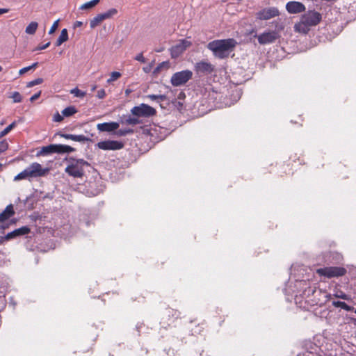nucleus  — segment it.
Segmentation results:
<instances>
[{"label":"nucleus","instance_id":"ea45409f","mask_svg":"<svg viewBox=\"0 0 356 356\" xmlns=\"http://www.w3.org/2000/svg\"><path fill=\"white\" fill-rule=\"evenodd\" d=\"M58 26V20H56L52 24V26L49 31V34H52L53 33H54V31L57 29Z\"/></svg>","mask_w":356,"mask_h":356},{"label":"nucleus","instance_id":"f257e3e1","mask_svg":"<svg viewBox=\"0 0 356 356\" xmlns=\"http://www.w3.org/2000/svg\"><path fill=\"white\" fill-rule=\"evenodd\" d=\"M237 42L233 38L215 40L208 43L207 47L213 52L215 57L225 59L229 57Z\"/></svg>","mask_w":356,"mask_h":356},{"label":"nucleus","instance_id":"6e6d98bb","mask_svg":"<svg viewBox=\"0 0 356 356\" xmlns=\"http://www.w3.org/2000/svg\"><path fill=\"white\" fill-rule=\"evenodd\" d=\"M355 314H356V309L355 310Z\"/></svg>","mask_w":356,"mask_h":356},{"label":"nucleus","instance_id":"c85d7f7f","mask_svg":"<svg viewBox=\"0 0 356 356\" xmlns=\"http://www.w3.org/2000/svg\"><path fill=\"white\" fill-rule=\"evenodd\" d=\"M17 124L16 121L12 122L10 125L6 127L3 131L0 132V138L7 135Z\"/></svg>","mask_w":356,"mask_h":356},{"label":"nucleus","instance_id":"f8f14e48","mask_svg":"<svg viewBox=\"0 0 356 356\" xmlns=\"http://www.w3.org/2000/svg\"><path fill=\"white\" fill-rule=\"evenodd\" d=\"M286 10L290 14H298L305 10V6L301 2L291 1L286 4Z\"/></svg>","mask_w":356,"mask_h":356},{"label":"nucleus","instance_id":"9b49d317","mask_svg":"<svg viewBox=\"0 0 356 356\" xmlns=\"http://www.w3.org/2000/svg\"><path fill=\"white\" fill-rule=\"evenodd\" d=\"M279 38L276 31L265 32L258 36V42L261 44L274 42Z\"/></svg>","mask_w":356,"mask_h":356},{"label":"nucleus","instance_id":"de8ad7c7","mask_svg":"<svg viewBox=\"0 0 356 356\" xmlns=\"http://www.w3.org/2000/svg\"><path fill=\"white\" fill-rule=\"evenodd\" d=\"M82 25V22H80V21H76L74 24V27L76 28V27H79Z\"/></svg>","mask_w":356,"mask_h":356},{"label":"nucleus","instance_id":"dca6fc26","mask_svg":"<svg viewBox=\"0 0 356 356\" xmlns=\"http://www.w3.org/2000/svg\"><path fill=\"white\" fill-rule=\"evenodd\" d=\"M60 136L67 140H72L76 142L85 143L91 140L83 135H74L69 134H60Z\"/></svg>","mask_w":356,"mask_h":356},{"label":"nucleus","instance_id":"a211bd4d","mask_svg":"<svg viewBox=\"0 0 356 356\" xmlns=\"http://www.w3.org/2000/svg\"><path fill=\"white\" fill-rule=\"evenodd\" d=\"M310 26L307 24L304 20L300 18V21L294 25V31L298 33L307 34L310 30Z\"/></svg>","mask_w":356,"mask_h":356},{"label":"nucleus","instance_id":"aec40b11","mask_svg":"<svg viewBox=\"0 0 356 356\" xmlns=\"http://www.w3.org/2000/svg\"><path fill=\"white\" fill-rule=\"evenodd\" d=\"M121 122L123 124H129L134 126L141 123V121L138 117L134 115L133 117L128 116L125 118L124 119L122 120Z\"/></svg>","mask_w":356,"mask_h":356},{"label":"nucleus","instance_id":"e433bc0d","mask_svg":"<svg viewBox=\"0 0 356 356\" xmlns=\"http://www.w3.org/2000/svg\"><path fill=\"white\" fill-rule=\"evenodd\" d=\"M8 148V143L6 140L0 141V154L5 151H6Z\"/></svg>","mask_w":356,"mask_h":356},{"label":"nucleus","instance_id":"b1692460","mask_svg":"<svg viewBox=\"0 0 356 356\" xmlns=\"http://www.w3.org/2000/svg\"><path fill=\"white\" fill-rule=\"evenodd\" d=\"M61 113L64 117H70L76 113L77 110L74 106H70L64 108Z\"/></svg>","mask_w":356,"mask_h":356},{"label":"nucleus","instance_id":"39448f33","mask_svg":"<svg viewBox=\"0 0 356 356\" xmlns=\"http://www.w3.org/2000/svg\"><path fill=\"white\" fill-rule=\"evenodd\" d=\"M133 115L139 118H149L156 113V109L146 104H140L139 106L131 108Z\"/></svg>","mask_w":356,"mask_h":356},{"label":"nucleus","instance_id":"f03ea898","mask_svg":"<svg viewBox=\"0 0 356 356\" xmlns=\"http://www.w3.org/2000/svg\"><path fill=\"white\" fill-rule=\"evenodd\" d=\"M49 172V169L42 168V165L34 162L14 177V181H17L22 179L31 181L33 179L44 177Z\"/></svg>","mask_w":356,"mask_h":356},{"label":"nucleus","instance_id":"7ed1b4c3","mask_svg":"<svg viewBox=\"0 0 356 356\" xmlns=\"http://www.w3.org/2000/svg\"><path fill=\"white\" fill-rule=\"evenodd\" d=\"M69 164L65 168V172L73 177L80 178L84 175V166H89L88 161L83 159H75L74 158L69 159Z\"/></svg>","mask_w":356,"mask_h":356},{"label":"nucleus","instance_id":"37998d69","mask_svg":"<svg viewBox=\"0 0 356 356\" xmlns=\"http://www.w3.org/2000/svg\"><path fill=\"white\" fill-rule=\"evenodd\" d=\"M105 96H106V92L104 89H101L97 91V97L99 99H103L105 97Z\"/></svg>","mask_w":356,"mask_h":356},{"label":"nucleus","instance_id":"4c0bfd02","mask_svg":"<svg viewBox=\"0 0 356 356\" xmlns=\"http://www.w3.org/2000/svg\"><path fill=\"white\" fill-rule=\"evenodd\" d=\"M134 59H135L136 60L139 61V62L143 63H146V59H145V58L143 56V53H140V54H137V55L135 56Z\"/></svg>","mask_w":356,"mask_h":356},{"label":"nucleus","instance_id":"0eeeda50","mask_svg":"<svg viewBox=\"0 0 356 356\" xmlns=\"http://www.w3.org/2000/svg\"><path fill=\"white\" fill-rule=\"evenodd\" d=\"M301 19L310 26H314L320 23L322 15L314 10H309L301 16Z\"/></svg>","mask_w":356,"mask_h":356},{"label":"nucleus","instance_id":"393cba45","mask_svg":"<svg viewBox=\"0 0 356 356\" xmlns=\"http://www.w3.org/2000/svg\"><path fill=\"white\" fill-rule=\"evenodd\" d=\"M99 1H100V0H92L90 1L86 2L83 4H82L80 6L79 9L80 10L91 9L92 8L95 7Z\"/></svg>","mask_w":356,"mask_h":356},{"label":"nucleus","instance_id":"bb28decb","mask_svg":"<svg viewBox=\"0 0 356 356\" xmlns=\"http://www.w3.org/2000/svg\"><path fill=\"white\" fill-rule=\"evenodd\" d=\"M147 97L152 101H156L157 102H161L167 99L165 95H148Z\"/></svg>","mask_w":356,"mask_h":356},{"label":"nucleus","instance_id":"9d476101","mask_svg":"<svg viewBox=\"0 0 356 356\" xmlns=\"http://www.w3.org/2000/svg\"><path fill=\"white\" fill-rule=\"evenodd\" d=\"M97 146L103 150H118L122 149L124 144L116 140H104L99 142Z\"/></svg>","mask_w":356,"mask_h":356},{"label":"nucleus","instance_id":"c9c22d12","mask_svg":"<svg viewBox=\"0 0 356 356\" xmlns=\"http://www.w3.org/2000/svg\"><path fill=\"white\" fill-rule=\"evenodd\" d=\"M42 82H43V79L42 78H38V79H36L35 80H33V81H29V83H27L26 86L28 88H31V87H33L34 86L40 84Z\"/></svg>","mask_w":356,"mask_h":356},{"label":"nucleus","instance_id":"864d4df0","mask_svg":"<svg viewBox=\"0 0 356 356\" xmlns=\"http://www.w3.org/2000/svg\"><path fill=\"white\" fill-rule=\"evenodd\" d=\"M96 88V86H93L92 88V90H95Z\"/></svg>","mask_w":356,"mask_h":356},{"label":"nucleus","instance_id":"423d86ee","mask_svg":"<svg viewBox=\"0 0 356 356\" xmlns=\"http://www.w3.org/2000/svg\"><path fill=\"white\" fill-rule=\"evenodd\" d=\"M193 76V72L189 70L177 72L172 74L170 83L173 86H180L186 83Z\"/></svg>","mask_w":356,"mask_h":356},{"label":"nucleus","instance_id":"79ce46f5","mask_svg":"<svg viewBox=\"0 0 356 356\" xmlns=\"http://www.w3.org/2000/svg\"><path fill=\"white\" fill-rule=\"evenodd\" d=\"M164 66H168V63L166 62H163L161 63H160L155 69H154V73L156 74V73H158L163 67Z\"/></svg>","mask_w":356,"mask_h":356},{"label":"nucleus","instance_id":"a18cd8bd","mask_svg":"<svg viewBox=\"0 0 356 356\" xmlns=\"http://www.w3.org/2000/svg\"><path fill=\"white\" fill-rule=\"evenodd\" d=\"M336 297L339 298L343 299V300H347L348 299L347 295L343 293H341L340 295L337 294Z\"/></svg>","mask_w":356,"mask_h":356},{"label":"nucleus","instance_id":"c03bdc74","mask_svg":"<svg viewBox=\"0 0 356 356\" xmlns=\"http://www.w3.org/2000/svg\"><path fill=\"white\" fill-rule=\"evenodd\" d=\"M41 95V91L38 92L37 93L34 94L30 98L31 102H34L35 100L38 99Z\"/></svg>","mask_w":356,"mask_h":356},{"label":"nucleus","instance_id":"c756f323","mask_svg":"<svg viewBox=\"0 0 356 356\" xmlns=\"http://www.w3.org/2000/svg\"><path fill=\"white\" fill-rule=\"evenodd\" d=\"M333 305L337 307H341L346 311H350L352 309V307L348 305L345 302L334 301L333 302Z\"/></svg>","mask_w":356,"mask_h":356},{"label":"nucleus","instance_id":"2eb2a0df","mask_svg":"<svg viewBox=\"0 0 356 356\" xmlns=\"http://www.w3.org/2000/svg\"><path fill=\"white\" fill-rule=\"evenodd\" d=\"M119 123L115 122H104L97 124V127L99 131L111 132L119 128Z\"/></svg>","mask_w":356,"mask_h":356},{"label":"nucleus","instance_id":"ddd939ff","mask_svg":"<svg viewBox=\"0 0 356 356\" xmlns=\"http://www.w3.org/2000/svg\"><path fill=\"white\" fill-rule=\"evenodd\" d=\"M195 70L197 73L210 74L214 70V67L207 61H200L195 65Z\"/></svg>","mask_w":356,"mask_h":356},{"label":"nucleus","instance_id":"cd10ccee","mask_svg":"<svg viewBox=\"0 0 356 356\" xmlns=\"http://www.w3.org/2000/svg\"><path fill=\"white\" fill-rule=\"evenodd\" d=\"M102 19L99 14L97 15L92 19L90 22V26L91 29H94L97 26L102 22Z\"/></svg>","mask_w":356,"mask_h":356},{"label":"nucleus","instance_id":"a19ab883","mask_svg":"<svg viewBox=\"0 0 356 356\" xmlns=\"http://www.w3.org/2000/svg\"><path fill=\"white\" fill-rule=\"evenodd\" d=\"M63 117H64L63 115H60V113L58 112H57L54 115V122H61L63 120Z\"/></svg>","mask_w":356,"mask_h":356},{"label":"nucleus","instance_id":"09e8293b","mask_svg":"<svg viewBox=\"0 0 356 356\" xmlns=\"http://www.w3.org/2000/svg\"><path fill=\"white\" fill-rule=\"evenodd\" d=\"M6 240L5 236H0V244H2Z\"/></svg>","mask_w":356,"mask_h":356},{"label":"nucleus","instance_id":"8fccbe9b","mask_svg":"<svg viewBox=\"0 0 356 356\" xmlns=\"http://www.w3.org/2000/svg\"><path fill=\"white\" fill-rule=\"evenodd\" d=\"M156 52H161L163 51V49L159 48V49L155 50Z\"/></svg>","mask_w":356,"mask_h":356},{"label":"nucleus","instance_id":"5701e85b","mask_svg":"<svg viewBox=\"0 0 356 356\" xmlns=\"http://www.w3.org/2000/svg\"><path fill=\"white\" fill-rule=\"evenodd\" d=\"M118 13V10L116 8H111L108 10H107L105 13H100V16L102 19V20H105L107 19H110L113 17L114 15H115Z\"/></svg>","mask_w":356,"mask_h":356},{"label":"nucleus","instance_id":"6e6552de","mask_svg":"<svg viewBox=\"0 0 356 356\" xmlns=\"http://www.w3.org/2000/svg\"><path fill=\"white\" fill-rule=\"evenodd\" d=\"M192 45V42L187 40H181L175 45L170 49V55L172 58L179 57L188 47Z\"/></svg>","mask_w":356,"mask_h":356},{"label":"nucleus","instance_id":"6ab92c4d","mask_svg":"<svg viewBox=\"0 0 356 356\" xmlns=\"http://www.w3.org/2000/svg\"><path fill=\"white\" fill-rule=\"evenodd\" d=\"M54 153H57L56 144L42 147L37 153V156H47Z\"/></svg>","mask_w":356,"mask_h":356},{"label":"nucleus","instance_id":"473e14b6","mask_svg":"<svg viewBox=\"0 0 356 356\" xmlns=\"http://www.w3.org/2000/svg\"><path fill=\"white\" fill-rule=\"evenodd\" d=\"M134 130L131 129H121L117 131V134L119 136H125L128 134H133Z\"/></svg>","mask_w":356,"mask_h":356},{"label":"nucleus","instance_id":"4be33fe9","mask_svg":"<svg viewBox=\"0 0 356 356\" xmlns=\"http://www.w3.org/2000/svg\"><path fill=\"white\" fill-rule=\"evenodd\" d=\"M68 40V33L66 29H63L61 31L60 35L56 40V45L57 47L60 46L63 42Z\"/></svg>","mask_w":356,"mask_h":356},{"label":"nucleus","instance_id":"72a5a7b5","mask_svg":"<svg viewBox=\"0 0 356 356\" xmlns=\"http://www.w3.org/2000/svg\"><path fill=\"white\" fill-rule=\"evenodd\" d=\"M121 76V74L118 72H113L111 74L110 78L107 80V83H110L115 81Z\"/></svg>","mask_w":356,"mask_h":356},{"label":"nucleus","instance_id":"3c124183","mask_svg":"<svg viewBox=\"0 0 356 356\" xmlns=\"http://www.w3.org/2000/svg\"><path fill=\"white\" fill-rule=\"evenodd\" d=\"M143 70H144L145 72H148V71H147V68H143Z\"/></svg>","mask_w":356,"mask_h":356},{"label":"nucleus","instance_id":"412c9836","mask_svg":"<svg viewBox=\"0 0 356 356\" xmlns=\"http://www.w3.org/2000/svg\"><path fill=\"white\" fill-rule=\"evenodd\" d=\"M58 154L70 153L75 151V149L67 145L56 144Z\"/></svg>","mask_w":356,"mask_h":356},{"label":"nucleus","instance_id":"f3484780","mask_svg":"<svg viewBox=\"0 0 356 356\" xmlns=\"http://www.w3.org/2000/svg\"><path fill=\"white\" fill-rule=\"evenodd\" d=\"M15 214L13 204L8 205L0 213V222H3Z\"/></svg>","mask_w":356,"mask_h":356},{"label":"nucleus","instance_id":"1a4fd4ad","mask_svg":"<svg viewBox=\"0 0 356 356\" xmlns=\"http://www.w3.org/2000/svg\"><path fill=\"white\" fill-rule=\"evenodd\" d=\"M280 15L279 10L275 7L266 8L257 13V18L261 20H268Z\"/></svg>","mask_w":356,"mask_h":356},{"label":"nucleus","instance_id":"20e7f679","mask_svg":"<svg viewBox=\"0 0 356 356\" xmlns=\"http://www.w3.org/2000/svg\"><path fill=\"white\" fill-rule=\"evenodd\" d=\"M316 273L320 276H323L327 278H332L344 275L346 273V269L343 267L329 266L318 268L316 270Z\"/></svg>","mask_w":356,"mask_h":356},{"label":"nucleus","instance_id":"4468645a","mask_svg":"<svg viewBox=\"0 0 356 356\" xmlns=\"http://www.w3.org/2000/svg\"><path fill=\"white\" fill-rule=\"evenodd\" d=\"M31 232V229L27 226H23L20 228L16 229L11 232L8 233L6 236V240L9 241L13 239L17 236H22L29 234Z\"/></svg>","mask_w":356,"mask_h":356},{"label":"nucleus","instance_id":"58836bf2","mask_svg":"<svg viewBox=\"0 0 356 356\" xmlns=\"http://www.w3.org/2000/svg\"><path fill=\"white\" fill-rule=\"evenodd\" d=\"M50 42H47L46 44H39L35 49L34 51H41V50H44L45 49H47V47H49L50 45Z\"/></svg>","mask_w":356,"mask_h":356},{"label":"nucleus","instance_id":"7c9ffc66","mask_svg":"<svg viewBox=\"0 0 356 356\" xmlns=\"http://www.w3.org/2000/svg\"><path fill=\"white\" fill-rule=\"evenodd\" d=\"M38 63L35 62V63H33L31 65H30V66L23 67L21 70H19V75H22V74H25L26 72H29L31 70H34V69H35L38 67Z\"/></svg>","mask_w":356,"mask_h":356},{"label":"nucleus","instance_id":"603ef678","mask_svg":"<svg viewBox=\"0 0 356 356\" xmlns=\"http://www.w3.org/2000/svg\"><path fill=\"white\" fill-rule=\"evenodd\" d=\"M143 70H144L145 72H148V71H147V68H143Z\"/></svg>","mask_w":356,"mask_h":356},{"label":"nucleus","instance_id":"f704fd0d","mask_svg":"<svg viewBox=\"0 0 356 356\" xmlns=\"http://www.w3.org/2000/svg\"><path fill=\"white\" fill-rule=\"evenodd\" d=\"M11 97L13 98V102L15 103H19L22 101V95H20V93L19 92H16V91L14 92L12 94Z\"/></svg>","mask_w":356,"mask_h":356},{"label":"nucleus","instance_id":"a878e982","mask_svg":"<svg viewBox=\"0 0 356 356\" xmlns=\"http://www.w3.org/2000/svg\"><path fill=\"white\" fill-rule=\"evenodd\" d=\"M38 26L37 22H32L26 27L25 32L30 35L34 34L37 30Z\"/></svg>","mask_w":356,"mask_h":356},{"label":"nucleus","instance_id":"4d7b16f0","mask_svg":"<svg viewBox=\"0 0 356 356\" xmlns=\"http://www.w3.org/2000/svg\"><path fill=\"white\" fill-rule=\"evenodd\" d=\"M1 165H2L0 163V167H1Z\"/></svg>","mask_w":356,"mask_h":356},{"label":"nucleus","instance_id":"49530a36","mask_svg":"<svg viewBox=\"0 0 356 356\" xmlns=\"http://www.w3.org/2000/svg\"><path fill=\"white\" fill-rule=\"evenodd\" d=\"M9 11L8 8H0V15L4 13H7Z\"/></svg>","mask_w":356,"mask_h":356},{"label":"nucleus","instance_id":"2f4dec72","mask_svg":"<svg viewBox=\"0 0 356 356\" xmlns=\"http://www.w3.org/2000/svg\"><path fill=\"white\" fill-rule=\"evenodd\" d=\"M70 93L75 97L83 98L86 96V92L79 90L78 88H73L70 90Z\"/></svg>","mask_w":356,"mask_h":356},{"label":"nucleus","instance_id":"5fc2aeb1","mask_svg":"<svg viewBox=\"0 0 356 356\" xmlns=\"http://www.w3.org/2000/svg\"><path fill=\"white\" fill-rule=\"evenodd\" d=\"M2 70V67L0 65V72Z\"/></svg>","mask_w":356,"mask_h":356}]
</instances>
